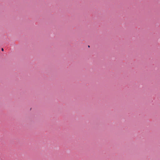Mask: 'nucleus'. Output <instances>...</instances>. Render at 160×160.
I'll return each mask as SVG.
<instances>
[{
    "mask_svg": "<svg viewBox=\"0 0 160 160\" xmlns=\"http://www.w3.org/2000/svg\"><path fill=\"white\" fill-rule=\"evenodd\" d=\"M2 51H4V49H3V48H2Z\"/></svg>",
    "mask_w": 160,
    "mask_h": 160,
    "instance_id": "nucleus-1",
    "label": "nucleus"
}]
</instances>
